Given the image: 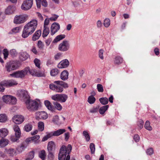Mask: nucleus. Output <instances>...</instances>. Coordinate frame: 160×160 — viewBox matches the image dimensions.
<instances>
[{
  "mask_svg": "<svg viewBox=\"0 0 160 160\" xmlns=\"http://www.w3.org/2000/svg\"><path fill=\"white\" fill-rule=\"evenodd\" d=\"M8 133V131L7 129L3 128L0 129V138L4 139Z\"/></svg>",
  "mask_w": 160,
  "mask_h": 160,
  "instance_id": "obj_18",
  "label": "nucleus"
},
{
  "mask_svg": "<svg viewBox=\"0 0 160 160\" xmlns=\"http://www.w3.org/2000/svg\"><path fill=\"white\" fill-rule=\"evenodd\" d=\"M3 53L4 56V58L6 59L8 55V50L7 49H4L3 50Z\"/></svg>",
  "mask_w": 160,
  "mask_h": 160,
  "instance_id": "obj_56",
  "label": "nucleus"
},
{
  "mask_svg": "<svg viewBox=\"0 0 160 160\" xmlns=\"http://www.w3.org/2000/svg\"><path fill=\"white\" fill-rule=\"evenodd\" d=\"M41 31L40 30L37 31L33 35L32 37V40L35 41L39 39L41 35Z\"/></svg>",
  "mask_w": 160,
  "mask_h": 160,
  "instance_id": "obj_26",
  "label": "nucleus"
},
{
  "mask_svg": "<svg viewBox=\"0 0 160 160\" xmlns=\"http://www.w3.org/2000/svg\"><path fill=\"white\" fill-rule=\"evenodd\" d=\"M82 134L83 136L85 137L86 141H89L90 140V137L88 132L87 131H84L83 132Z\"/></svg>",
  "mask_w": 160,
  "mask_h": 160,
  "instance_id": "obj_41",
  "label": "nucleus"
},
{
  "mask_svg": "<svg viewBox=\"0 0 160 160\" xmlns=\"http://www.w3.org/2000/svg\"><path fill=\"white\" fill-rule=\"evenodd\" d=\"M90 148L92 154L94 153L95 151V145L93 143H91L90 145Z\"/></svg>",
  "mask_w": 160,
  "mask_h": 160,
  "instance_id": "obj_52",
  "label": "nucleus"
},
{
  "mask_svg": "<svg viewBox=\"0 0 160 160\" xmlns=\"http://www.w3.org/2000/svg\"><path fill=\"white\" fill-rule=\"evenodd\" d=\"M54 83L49 85V88L56 92H61L63 90V88H67L68 87V84L62 81H55Z\"/></svg>",
  "mask_w": 160,
  "mask_h": 160,
  "instance_id": "obj_2",
  "label": "nucleus"
},
{
  "mask_svg": "<svg viewBox=\"0 0 160 160\" xmlns=\"http://www.w3.org/2000/svg\"><path fill=\"white\" fill-rule=\"evenodd\" d=\"M28 145V144L27 142L24 141L22 143L20 146H19L17 148V150L19 152H21L27 147Z\"/></svg>",
  "mask_w": 160,
  "mask_h": 160,
  "instance_id": "obj_25",
  "label": "nucleus"
},
{
  "mask_svg": "<svg viewBox=\"0 0 160 160\" xmlns=\"http://www.w3.org/2000/svg\"><path fill=\"white\" fill-rule=\"evenodd\" d=\"M99 107L93 108L90 110V112L91 113H95L98 112Z\"/></svg>",
  "mask_w": 160,
  "mask_h": 160,
  "instance_id": "obj_62",
  "label": "nucleus"
},
{
  "mask_svg": "<svg viewBox=\"0 0 160 160\" xmlns=\"http://www.w3.org/2000/svg\"><path fill=\"white\" fill-rule=\"evenodd\" d=\"M44 104L49 110L52 112L54 111L55 109L54 107L52 105L51 103L49 101H44Z\"/></svg>",
  "mask_w": 160,
  "mask_h": 160,
  "instance_id": "obj_24",
  "label": "nucleus"
},
{
  "mask_svg": "<svg viewBox=\"0 0 160 160\" xmlns=\"http://www.w3.org/2000/svg\"><path fill=\"white\" fill-rule=\"evenodd\" d=\"M53 104L56 108L59 110L60 111L62 109V107L61 105L59 103L57 102H54Z\"/></svg>",
  "mask_w": 160,
  "mask_h": 160,
  "instance_id": "obj_45",
  "label": "nucleus"
},
{
  "mask_svg": "<svg viewBox=\"0 0 160 160\" xmlns=\"http://www.w3.org/2000/svg\"><path fill=\"white\" fill-rule=\"evenodd\" d=\"M37 46L39 48L42 50L43 48L44 45L43 43L40 40L38 41Z\"/></svg>",
  "mask_w": 160,
  "mask_h": 160,
  "instance_id": "obj_50",
  "label": "nucleus"
},
{
  "mask_svg": "<svg viewBox=\"0 0 160 160\" xmlns=\"http://www.w3.org/2000/svg\"><path fill=\"white\" fill-rule=\"evenodd\" d=\"M52 152H48V158L50 159H53L54 158V155Z\"/></svg>",
  "mask_w": 160,
  "mask_h": 160,
  "instance_id": "obj_58",
  "label": "nucleus"
},
{
  "mask_svg": "<svg viewBox=\"0 0 160 160\" xmlns=\"http://www.w3.org/2000/svg\"><path fill=\"white\" fill-rule=\"evenodd\" d=\"M103 52L104 50L102 49H100L98 52L99 57L102 60H103L104 59V57L103 56Z\"/></svg>",
  "mask_w": 160,
  "mask_h": 160,
  "instance_id": "obj_55",
  "label": "nucleus"
},
{
  "mask_svg": "<svg viewBox=\"0 0 160 160\" xmlns=\"http://www.w3.org/2000/svg\"><path fill=\"white\" fill-rule=\"evenodd\" d=\"M50 20L49 18H46L45 19L44 22V26L48 27V26Z\"/></svg>",
  "mask_w": 160,
  "mask_h": 160,
  "instance_id": "obj_61",
  "label": "nucleus"
},
{
  "mask_svg": "<svg viewBox=\"0 0 160 160\" xmlns=\"http://www.w3.org/2000/svg\"><path fill=\"white\" fill-rule=\"evenodd\" d=\"M40 136L39 135H36L31 137L32 141L34 142L35 143H38L39 142V139L40 138Z\"/></svg>",
  "mask_w": 160,
  "mask_h": 160,
  "instance_id": "obj_37",
  "label": "nucleus"
},
{
  "mask_svg": "<svg viewBox=\"0 0 160 160\" xmlns=\"http://www.w3.org/2000/svg\"><path fill=\"white\" fill-rule=\"evenodd\" d=\"M29 57L28 54L26 52H22L19 53V58L22 61H25Z\"/></svg>",
  "mask_w": 160,
  "mask_h": 160,
  "instance_id": "obj_22",
  "label": "nucleus"
},
{
  "mask_svg": "<svg viewBox=\"0 0 160 160\" xmlns=\"http://www.w3.org/2000/svg\"><path fill=\"white\" fill-rule=\"evenodd\" d=\"M6 86L12 87L18 84L17 82L14 79H11L8 81H4Z\"/></svg>",
  "mask_w": 160,
  "mask_h": 160,
  "instance_id": "obj_17",
  "label": "nucleus"
},
{
  "mask_svg": "<svg viewBox=\"0 0 160 160\" xmlns=\"http://www.w3.org/2000/svg\"><path fill=\"white\" fill-rule=\"evenodd\" d=\"M68 72L67 70H64L61 73L60 78L62 80L65 81L68 79Z\"/></svg>",
  "mask_w": 160,
  "mask_h": 160,
  "instance_id": "obj_23",
  "label": "nucleus"
},
{
  "mask_svg": "<svg viewBox=\"0 0 160 160\" xmlns=\"http://www.w3.org/2000/svg\"><path fill=\"white\" fill-rule=\"evenodd\" d=\"M38 130L40 131H42L44 129V123L42 122H39L38 123Z\"/></svg>",
  "mask_w": 160,
  "mask_h": 160,
  "instance_id": "obj_42",
  "label": "nucleus"
},
{
  "mask_svg": "<svg viewBox=\"0 0 160 160\" xmlns=\"http://www.w3.org/2000/svg\"><path fill=\"white\" fill-rule=\"evenodd\" d=\"M59 73V71L57 68L52 69L50 71V74L52 76H55Z\"/></svg>",
  "mask_w": 160,
  "mask_h": 160,
  "instance_id": "obj_39",
  "label": "nucleus"
},
{
  "mask_svg": "<svg viewBox=\"0 0 160 160\" xmlns=\"http://www.w3.org/2000/svg\"><path fill=\"white\" fill-rule=\"evenodd\" d=\"M19 138L15 136H12L11 137L10 140L12 142H18Z\"/></svg>",
  "mask_w": 160,
  "mask_h": 160,
  "instance_id": "obj_57",
  "label": "nucleus"
},
{
  "mask_svg": "<svg viewBox=\"0 0 160 160\" xmlns=\"http://www.w3.org/2000/svg\"><path fill=\"white\" fill-rule=\"evenodd\" d=\"M58 16L56 15L52 16V17L49 18V19L52 21H55L56 20L58 17Z\"/></svg>",
  "mask_w": 160,
  "mask_h": 160,
  "instance_id": "obj_63",
  "label": "nucleus"
},
{
  "mask_svg": "<svg viewBox=\"0 0 160 160\" xmlns=\"http://www.w3.org/2000/svg\"><path fill=\"white\" fill-rule=\"evenodd\" d=\"M95 98L93 96H91L88 97V101L90 104H92L95 102Z\"/></svg>",
  "mask_w": 160,
  "mask_h": 160,
  "instance_id": "obj_43",
  "label": "nucleus"
},
{
  "mask_svg": "<svg viewBox=\"0 0 160 160\" xmlns=\"http://www.w3.org/2000/svg\"><path fill=\"white\" fill-rule=\"evenodd\" d=\"M32 128V126L30 123L26 124L24 126V129L27 132H29L31 130Z\"/></svg>",
  "mask_w": 160,
  "mask_h": 160,
  "instance_id": "obj_35",
  "label": "nucleus"
},
{
  "mask_svg": "<svg viewBox=\"0 0 160 160\" xmlns=\"http://www.w3.org/2000/svg\"><path fill=\"white\" fill-rule=\"evenodd\" d=\"M38 23L36 19H33L27 23L24 27L22 35L23 38H26L32 34L36 30Z\"/></svg>",
  "mask_w": 160,
  "mask_h": 160,
  "instance_id": "obj_1",
  "label": "nucleus"
},
{
  "mask_svg": "<svg viewBox=\"0 0 160 160\" xmlns=\"http://www.w3.org/2000/svg\"><path fill=\"white\" fill-rule=\"evenodd\" d=\"M26 16L25 15H21L15 17L14 22L16 24H21L25 22L26 21Z\"/></svg>",
  "mask_w": 160,
  "mask_h": 160,
  "instance_id": "obj_10",
  "label": "nucleus"
},
{
  "mask_svg": "<svg viewBox=\"0 0 160 160\" xmlns=\"http://www.w3.org/2000/svg\"><path fill=\"white\" fill-rule=\"evenodd\" d=\"M20 66L19 62L17 61H11L8 62L5 66L6 71L8 72L16 70Z\"/></svg>",
  "mask_w": 160,
  "mask_h": 160,
  "instance_id": "obj_5",
  "label": "nucleus"
},
{
  "mask_svg": "<svg viewBox=\"0 0 160 160\" xmlns=\"http://www.w3.org/2000/svg\"><path fill=\"white\" fill-rule=\"evenodd\" d=\"M24 117L20 115H15L12 118L13 122L17 124L22 123L24 121Z\"/></svg>",
  "mask_w": 160,
  "mask_h": 160,
  "instance_id": "obj_9",
  "label": "nucleus"
},
{
  "mask_svg": "<svg viewBox=\"0 0 160 160\" xmlns=\"http://www.w3.org/2000/svg\"><path fill=\"white\" fill-rule=\"evenodd\" d=\"M144 122L142 120H140L138 122V127L141 128H142L143 126Z\"/></svg>",
  "mask_w": 160,
  "mask_h": 160,
  "instance_id": "obj_60",
  "label": "nucleus"
},
{
  "mask_svg": "<svg viewBox=\"0 0 160 160\" xmlns=\"http://www.w3.org/2000/svg\"><path fill=\"white\" fill-rule=\"evenodd\" d=\"M8 154L10 156H13L16 154V152L14 149L12 148H10L8 149L6 151Z\"/></svg>",
  "mask_w": 160,
  "mask_h": 160,
  "instance_id": "obj_34",
  "label": "nucleus"
},
{
  "mask_svg": "<svg viewBox=\"0 0 160 160\" xmlns=\"http://www.w3.org/2000/svg\"><path fill=\"white\" fill-rule=\"evenodd\" d=\"M66 131V130L64 129H60L51 132L53 136H58L63 133Z\"/></svg>",
  "mask_w": 160,
  "mask_h": 160,
  "instance_id": "obj_21",
  "label": "nucleus"
},
{
  "mask_svg": "<svg viewBox=\"0 0 160 160\" xmlns=\"http://www.w3.org/2000/svg\"><path fill=\"white\" fill-rule=\"evenodd\" d=\"M25 102L26 107L29 111H32L38 110V104L36 101L29 99Z\"/></svg>",
  "mask_w": 160,
  "mask_h": 160,
  "instance_id": "obj_6",
  "label": "nucleus"
},
{
  "mask_svg": "<svg viewBox=\"0 0 160 160\" xmlns=\"http://www.w3.org/2000/svg\"><path fill=\"white\" fill-rule=\"evenodd\" d=\"M29 73V67H26L24 69L14 72L9 74L10 77L18 78H22L27 75L28 73Z\"/></svg>",
  "mask_w": 160,
  "mask_h": 160,
  "instance_id": "obj_4",
  "label": "nucleus"
},
{
  "mask_svg": "<svg viewBox=\"0 0 160 160\" xmlns=\"http://www.w3.org/2000/svg\"><path fill=\"white\" fill-rule=\"evenodd\" d=\"M97 88L98 92H102L103 91V88L102 85L100 84H98L97 85Z\"/></svg>",
  "mask_w": 160,
  "mask_h": 160,
  "instance_id": "obj_54",
  "label": "nucleus"
},
{
  "mask_svg": "<svg viewBox=\"0 0 160 160\" xmlns=\"http://www.w3.org/2000/svg\"><path fill=\"white\" fill-rule=\"evenodd\" d=\"M60 26L58 23L56 22L53 23L51 28V35L54 34L60 29Z\"/></svg>",
  "mask_w": 160,
  "mask_h": 160,
  "instance_id": "obj_12",
  "label": "nucleus"
},
{
  "mask_svg": "<svg viewBox=\"0 0 160 160\" xmlns=\"http://www.w3.org/2000/svg\"><path fill=\"white\" fill-rule=\"evenodd\" d=\"M34 62L35 64V65L36 67H38V68H40V61L37 58H35L34 61Z\"/></svg>",
  "mask_w": 160,
  "mask_h": 160,
  "instance_id": "obj_59",
  "label": "nucleus"
},
{
  "mask_svg": "<svg viewBox=\"0 0 160 160\" xmlns=\"http://www.w3.org/2000/svg\"><path fill=\"white\" fill-rule=\"evenodd\" d=\"M37 115L38 117L40 119H46L48 117V114L44 111H42L37 112Z\"/></svg>",
  "mask_w": 160,
  "mask_h": 160,
  "instance_id": "obj_27",
  "label": "nucleus"
},
{
  "mask_svg": "<svg viewBox=\"0 0 160 160\" xmlns=\"http://www.w3.org/2000/svg\"><path fill=\"white\" fill-rule=\"evenodd\" d=\"M110 24V21L109 19L106 18L105 19L103 22V24L104 26L106 28H108L109 27Z\"/></svg>",
  "mask_w": 160,
  "mask_h": 160,
  "instance_id": "obj_44",
  "label": "nucleus"
},
{
  "mask_svg": "<svg viewBox=\"0 0 160 160\" xmlns=\"http://www.w3.org/2000/svg\"><path fill=\"white\" fill-rule=\"evenodd\" d=\"M122 61V59L120 57H116L114 60V63L117 64L121 63Z\"/></svg>",
  "mask_w": 160,
  "mask_h": 160,
  "instance_id": "obj_47",
  "label": "nucleus"
},
{
  "mask_svg": "<svg viewBox=\"0 0 160 160\" xmlns=\"http://www.w3.org/2000/svg\"><path fill=\"white\" fill-rule=\"evenodd\" d=\"M8 120V118L5 114H0V122H5Z\"/></svg>",
  "mask_w": 160,
  "mask_h": 160,
  "instance_id": "obj_30",
  "label": "nucleus"
},
{
  "mask_svg": "<svg viewBox=\"0 0 160 160\" xmlns=\"http://www.w3.org/2000/svg\"><path fill=\"white\" fill-rule=\"evenodd\" d=\"M29 74L34 76L38 77L45 76V74L43 73L38 72L35 69H31L29 68Z\"/></svg>",
  "mask_w": 160,
  "mask_h": 160,
  "instance_id": "obj_15",
  "label": "nucleus"
},
{
  "mask_svg": "<svg viewBox=\"0 0 160 160\" xmlns=\"http://www.w3.org/2000/svg\"><path fill=\"white\" fill-rule=\"evenodd\" d=\"M69 48V42L66 41H64L59 45L58 49L60 51H64L67 50Z\"/></svg>",
  "mask_w": 160,
  "mask_h": 160,
  "instance_id": "obj_11",
  "label": "nucleus"
},
{
  "mask_svg": "<svg viewBox=\"0 0 160 160\" xmlns=\"http://www.w3.org/2000/svg\"><path fill=\"white\" fill-rule=\"evenodd\" d=\"M53 136L52 133L51 132L48 133L47 135L45 136L42 140V142H44L47 140L49 138Z\"/></svg>",
  "mask_w": 160,
  "mask_h": 160,
  "instance_id": "obj_46",
  "label": "nucleus"
},
{
  "mask_svg": "<svg viewBox=\"0 0 160 160\" xmlns=\"http://www.w3.org/2000/svg\"><path fill=\"white\" fill-rule=\"evenodd\" d=\"M8 144V140L5 139H0V148H3L7 146Z\"/></svg>",
  "mask_w": 160,
  "mask_h": 160,
  "instance_id": "obj_29",
  "label": "nucleus"
},
{
  "mask_svg": "<svg viewBox=\"0 0 160 160\" xmlns=\"http://www.w3.org/2000/svg\"><path fill=\"white\" fill-rule=\"evenodd\" d=\"M4 83H5L4 81H2L0 82V91L3 92L5 88L4 87L6 86V85L4 84Z\"/></svg>",
  "mask_w": 160,
  "mask_h": 160,
  "instance_id": "obj_48",
  "label": "nucleus"
},
{
  "mask_svg": "<svg viewBox=\"0 0 160 160\" xmlns=\"http://www.w3.org/2000/svg\"><path fill=\"white\" fill-rule=\"evenodd\" d=\"M144 127L147 130L151 131L152 130V127L150 125V122L148 121H147L146 122Z\"/></svg>",
  "mask_w": 160,
  "mask_h": 160,
  "instance_id": "obj_40",
  "label": "nucleus"
},
{
  "mask_svg": "<svg viewBox=\"0 0 160 160\" xmlns=\"http://www.w3.org/2000/svg\"><path fill=\"white\" fill-rule=\"evenodd\" d=\"M70 145L69 144L67 147L64 145L62 146L60 148L58 155L59 160H65L67 154H68L66 160H69L70 156Z\"/></svg>",
  "mask_w": 160,
  "mask_h": 160,
  "instance_id": "obj_3",
  "label": "nucleus"
},
{
  "mask_svg": "<svg viewBox=\"0 0 160 160\" xmlns=\"http://www.w3.org/2000/svg\"><path fill=\"white\" fill-rule=\"evenodd\" d=\"M39 157L42 160L45 159L46 157V154L44 150H42L39 153Z\"/></svg>",
  "mask_w": 160,
  "mask_h": 160,
  "instance_id": "obj_32",
  "label": "nucleus"
},
{
  "mask_svg": "<svg viewBox=\"0 0 160 160\" xmlns=\"http://www.w3.org/2000/svg\"><path fill=\"white\" fill-rule=\"evenodd\" d=\"M2 99L4 102L9 104H15L17 101V99L15 97L9 95L3 96Z\"/></svg>",
  "mask_w": 160,
  "mask_h": 160,
  "instance_id": "obj_7",
  "label": "nucleus"
},
{
  "mask_svg": "<svg viewBox=\"0 0 160 160\" xmlns=\"http://www.w3.org/2000/svg\"><path fill=\"white\" fill-rule=\"evenodd\" d=\"M146 153L148 155H151L154 153V151L152 148H150L147 149Z\"/></svg>",
  "mask_w": 160,
  "mask_h": 160,
  "instance_id": "obj_53",
  "label": "nucleus"
},
{
  "mask_svg": "<svg viewBox=\"0 0 160 160\" xmlns=\"http://www.w3.org/2000/svg\"><path fill=\"white\" fill-rule=\"evenodd\" d=\"M19 27H16L12 29V31L13 33H16L19 32Z\"/></svg>",
  "mask_w": 160,
  "mask_h": 160,
  "instance_id": "obj_64",
  "label": "nucleus"
},
{
  "mask_svg": "<svg viewBox=\"0 0 160 160\" xmlns=\"http://www.w3.org/2000/svg\"><path fill=\"white\" fill-rule=\"evenodd\" d=\"M109 107L108 105H107L104 106H103L101 107L99 109V113L101 114H102L104 113V112L108 109Z\"/></svg>",
  "mask_w": 160,
  "mask_h": 160,
  "instance_id": "obj_31",
  "label": "nucleus"
},
{
  "mask_svg": "<svg viewBox=\"0 0 160 160\" xmlns=\"http://www.w3.org/2000/svg\"><path fill=\"white\" fill-rule=\"evenodd\" d=\"M50 32L49 28L48 27L44 26V29L43 31L42 36L44 38L46 37Z\"/></svg>",
  "mask_w": 160,
  "mask_h": 160,
  "instance_id": "obj_28",
  "label": "nucleus"
},
{
  "mask_svg": "<svg viewBox=\"0 0 160 160\" xmlns=\"http://www.w3.org/2000/svg\"><path fill=\"white\" fill-rule=\"evenodd\" d=\"M68 98V96L65 94H60V101L62 102H65Z\"/></svg>",
  "mask_w": 160,
  "mask_h": 160,
  "instance_id": "obj_38",
  "label": "nucleus"
},
{
  "mask_svg": "<svg viewBox=\"0 0 160 160\" xmlns=\"http://www.w3.org/2000/svg\"><path fill=\"white\" fill-rule=\"evenodd\" d=\"M99 101L103 105H106L108 103V99L107 98H102L99 99Z\"/></svg>",
  "mask_w": 160,
  "mask_h": 160,
  "instance_id": "obj_36",
  "label": "nucleus"
},
{
  "mask_svg": "<svg viewBox=\"0 0 160 160\" xmlns=\"http://www.w3.org/2000/svg\"><path fill=\"white\" fill-rule=\"evenodd\" d=\"M69 61L67 59L62 60L58 64V67L59 68H65L69 65Z\"/></svg>",
  "mask_w": 160,
  "mask_h": 160,
  "instance_id": "obj_14",
  "label": "nucleus"
},
{
  "mask_svg": "<svg viewBox=\"0 0 160 160\" xmlns=\"http://www.w3.org/2000/svg\"><path fill=\"white\" fill-rule=\"evenodd\" d=\"M55 144L54 142L52 141L49 142L47 146L48 151L51 152L55 150Z\"/></svg>",
  "mask_w": 160,
  "mask_h": 160,
  "instance_id": "obj_20",
  "label": "nucleus"
},
{
  "mask_svg": "<svg viewBox=\"0 0 160 160\" xmlns=\"http://www.w3.org/2000/svg\"><path fill=\"white\" fill-rule=\"evenodd\" d=\"M19 96L22 99L28 100L29 99V96L28 92L24 90H20L18 92Z\"/></svg>",
  "mask_w": 160,
  "mask_h": 160,
  "instance_id": "obj_13",
  "label": "nucleus"
},
{
  "mask_svg": "<svg viewBox=\"0 0 160 160\" xmlns=\"http://www.w3.org/2000/svg\"><path fill=\"white\" fill-rule=\"evenodd\" d=\"M33 4V0H26L22 4L21 8L24 10H27L31 8Z\"/></svg>",
  "mask_w": 160,
  "mask_h": 160,
  "instance_id": "obj_8",
  "label": "nucleus"
},
{
  "mask_svg": "<svg viewBox=\"0 0 160 160\" xmlns=\"http://www.w3.org/2000/svg\"><path fill=\"white\" fill-rule=\"evenodd\" d=\"M10 54L12 57H14L17 55L18 53L15 49H12L10 51Z\"/></svg>",
  "mask_w": 160,
  "mask_h": 160,
  "instance_id": "obj_51",
  "label": "nucleus"
},
{
  "mask_svg": "<svg viewBox=\"0 0 160 160\" xmlns=\"http://www.w3.org/2000/svg\"><path fill=\"white\" fill-rule=\"evenodd\" d=\"M37 6L38 8H40L41 6V3L44 7L48 6V2L46 0H36Z\"/></svg>",
  "mask_w": 160,
  "mask_h": 160,
  "instance_id": "obj_19",
  "label": "nucleus"
},
{
  "mask_svg": "<svg viewBox=\"0 0 160 160\" xmlns=\"http://www.w3.org/2000/svg\"><path fill=\"white\" fill-rule=\"evenodd\" d=\"M15 9V7L14 6H9L6 8L5 13L8 15L13 14Z\"/></svg>",
  "mask_w": 160,
  "mask_h": 160,
  "instance_id": "obj_16",
  "label": "nucleus"
},
{
  "mask_svg": "<svg viewBox=\"0 0 160 160\" xmlns=\"http://www.w3.org/2000/svg\"><path fill=\"white\" fill-rule=\"evenodd\" d=\"M65 35L64 34L60 35L57 36L53 40V42H56L64 38Z\"/></svg>",
  "mask_w": 160,
  "mask_h": 160,
  "instance_id": "obj_33",
  "label": "nucleus"
},
{
  "mask_svg": "<svg viewBox=\"0 0 160 160\" xmlns=\"http://www.w3.org/2000/svg\"><path fill=\"white\" fill-rule=\"evenodd\" d=\"M60 94H57L52 96V99L57 101H60Z\"/></svg>",
  "mask_w": 160,
  "mask_h": 160,
  "instance_id": "obj_49",
  "label": "nucleus"
}]
</instances>
